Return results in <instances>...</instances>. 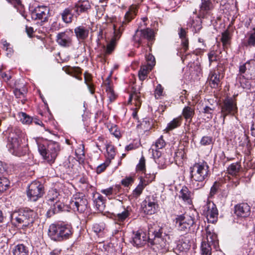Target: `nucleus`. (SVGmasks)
<instances>
[{"label": "nucleus", "mask_w": 255, "mask_h": 255, "mask_svg": "<svg viewBox=\"0 0 255 255\" xmlns=\"http://www.w3.org/2000/svg\"><path fill=\"white\" fill-rule=\"evenodd\" d=\"M164 228L159 226L157 224H150L148 226V240L144 233L137 232L133 234L131 243L137 247L143 246L148 243L151 246H153V250L156 251L165 250L168 248V243L163 238Z\"/></svg>", "instance_id": "obj_1"}, {"label": "nucleus", "mask_w": 255, "mask_h": 255, "mask_svg": "<svg viewBox=\"0 0 255 255\" xmlns=\"http://www.w3.org/2000/svg\"><path fill=\"white\" fill-rule=\"evenodd\" d=\"M209 167L206 162L195 163L190 168L191 184L195 189L204 186L210 174Z\"/></svg>", "instance_id": "obj_2"}, {"label": "nucleus", "mask_w": 255, "mask_h": 255, "mask_svg": "<svg viewBox=\"0 0 255 255\" xmlns=\"http://www.w3.org/2000/svg\"><path fill=\"white\" fill-rule=\"evenodd\" d=\"M23 133L18 128H11L8 136L7 147L9 151L17 156L24 155L27 151V147L21 145Z\"/></svg>", "instance_id": "obj_3"}, {"label": "nucleus", "mask_w": 255, "mask_h": 255, "mask_svg": "<svg viewBox=\"0 0 255 255\" xmlns=\"http://www.w3.org/2000/svg\"><path fill=\"white\" fill-rule=\"evenodd\" d=\"M11 216L12 222L15 226L24 228L32 225L36 214L30 209H20L13 212Z\"/></svg>", "instance_id": "obj_4"}, {"label": "nucleus", "mask_w": 255, "mask_h": 255, "mask_svg": "<svg viewBox=\"0 0 255 255\" xmlns=\"http://www.w3.org/2000/svg\"><path fill=\"white\" fill-rule=\"evenodd\" d=\"M133 40L137 44V47L146 45L150 47L154 40V32L150 28L137 29L133 36Z\"/></svg>", "instance_id": "obj_5"}, {"label": "nucleus", "mask_w": 255, "mask_h": 255, "mask_svg": "<svg viewBox=\"0 0 255 255\" xmlns=\"http://www.w3.org/2000/svg\"><path fill=\"white\" fill-rule=\"evenodd\" d=\"M38 150L40 154L47 162L52 163L58 155L60 150V146L58 142L50 141L48 142L46 147L43 145H39Z\"/></svg>", "instance_id": "obj_6"}, {"label": "nucleus", "mask_w": 255, "mask_h": 255, "mask_svg": "<svg viewBox=\"0 0 255 255\" xmlns=\"http://www.w3.org/2000/svg\"><path fill=\"white\" fill-rule=\"evenodd\" d=\"M221 117L223 118V123L227 116H235L238 111L236 101L232 98L225 99L221 105Z\"/></svg>", "instance_id": "obj_7"}, {"label": "nucleus", "mask_w": 255, "mask_h": 255, "mask_svg": "<svg viewBox=\"0 0 255 255\" xmlns=\"http://www.w3.org/2000/svg\"><path fill=\"white\" fill-rule=\"evenodd\" d=\"M44 193V187L39 181L32 182L27 187V196L32 201H36L42 197Z\"/></svg>", "instance_id": "obj_8"}, {"label": "nucleus", "mask_w": 255, "mask_h": 255, "mask_svg": "<svg viewBox=\"0 0 255 255\" xmlns=\"http://www.w3.org/2000/svg\"><path fill=\"white\" fill-rule=\"evenodd\" d=\"M175 221L177 230L185 233L189 231L190 228L194 224L193 218L188 215H178Z\"/></svg>", "instance_id": "obj_9"}, {"label": "nucleus", "mask_w": 255, "mask_h": 255, "mask_svg": "<svg viewBox=\"0 0 255 255\" xmlns=\"http://www.w3.org/2000/svg\"><path fill=\"white\" fill-rule=\"evenodd\" d=\"M202 211L209 222L214 223L217 221L218 211L216 205L213 202H207L203 207Z\"/></svg>", "instance_id": "obj_10"}, {"label": "nucleus", "mask_w": 255, "mask_h": 255, "mask_svg": "<svg viewBox=\"0 0 255 255\" xmlns=\"http://www.w3.org/2000/svg\"><path fill=\"white\" fill-rule=\"evenodd\" d=\"M73 32L71 30H66L57 33L56 41L60 46L69 47L72 45Z\"/></svg>", "instance_id": "obj_11"}, {"label": "nucleus", "mask_w": 255, "mask_h": 255, "mask_svg": "<svg viewBox=\"0 0 255 255\" xmlns=\"http://www.w3.org/2000/svg\"><path fill=\"white\" fill-rule=\"evenodd\" d=\"M114 35L112 38L110 42L107 44L105 49V54L107 55L110 54L115 49L117 41L120 38L122 34L124 27L123 25H121L119 27L117 25H114Z\"/></svg>", "instance_id": "obj_12"}, {"label": "nucleus", "mask_w": 255, "mask_h": 255, "mask_svg": "<svg viewBox=\"0 0 255 255\" xmlns=\"http://www.w3.org/2000/svg\"><path fill=\"white\" fill-rule=\"evenodd\" d=\"M142 206L144 212L148 215L155 213L158 206L157 201L153 196L146 197Z\"/></svg>", "instance_id": "obj_13"}, {"label": "nucleus", "mask_w": 255, "mask_h": 255, "mask_svg": "<svg viewBox=\"0 0 255 255\" xmlns=\"http://www.w3.org/2000/svg\"><path fill=\"white\" fill-rule=\"evenodd\" d=\"M49 9L45 6H39L35 7L31 12V18L34 20H40L45 21L47 19Z\"/></svg>", "instance_id": "obj_14"}, {"label": "nucleus", "mask_w": 255, "mask_h": 255, "mask_svg": "<svg viewBox=\"0 0 255 255\" xmlns=\"http://www.w3.org/2000/svg\"><path fill=\"white\" fill-rule=\"evenodd\" d=\"M88 201L85 198L75 197L70 202V207L80 213L84 212L87 208Z\"/></svg>", "instance_id": "obj_15"}, {"label": "nucleus", "mask_w": 255, "mask_h": 255, "mask_svg": "<svg viewBox=\"0 0 255 255\" xmlns=\"http://www.w3.org/2000/svg\"><path fill=\"white\" fill-rule=\"evenodd\" d=\"M214 5L211 0H201L199 5L198 17L204 18L213 9Z\"/></svg>", "instance_id": "obj_16"}, {"label": "nucleus", "mask_w": 255, "mask_h": 255, "mask_svg": "<svg viewBox=\"0 0 255 255\" xmlns=\"http://www.w3.org/2000/svg\"><path fill=\"white\" fill-rule=\"evenodd\" d=\"M48 236L53 240L61 241L65 240L61 235L59 223L51 224L48 230Z\"/></svg>", "instance_id": "obj_17"}, {"label": "nucleus", "mask_w": 255, "mask_h": 255, "mask_svg": "<svg viewBox=\"0 0 255 255\" xmlns=\"http://www.w3.org/2000/svg\"><path fill=\"white\" fill-rule=\"evenodd\" d=\"M235 214L239 217L247 218L251 214V207L247 203H241L235 206Z\"/></svg>", "instance_id": "obj_18"}, {"label": "nucleus", "mask_w": 255, "mask_h": 255, "mask_svg": "<svg viewBox=\"0 0 255 255\" xmlns=\"http://www.w3.org/2000/svg\"><path fill=\"white\" fill-rule=\"evenodd\" d=\"M221 78L220 72L218 69L211 71L208 79L209 85L212 88H217L221 85Z\"/></svg>", "instance_id": "obj_19"}, {"label": "nucleus", "mask_w": 255, "mask_h": 255, "mask_svg": "<svg viewBox=\"0 0 255 255\" xmlns=\"http://www.w3.org/2000/svg\"><path fill=\"white\" fill-rule=\"evenodd\" d=\"M120 207L122 208L123 211L121 212L116 211V212L113 213L114 220L117 223L124 222L130 215V211L128 207L125 208L122 204H120Z\"/></svg>", "instance_id": "obj_20"}, {"label": "nucleus", "mask_w": 255, "mask_h": 255, "mask_svg": "<svg viewBox=\"0 0 255 255\" xmlns=\"http://www.w3.org/2000/svg\"><path fill=\"white\" fill-rule=\"evenodd\" d=\"M74 11L76 13L75 16L77 17L81 13L86 12L89 9L91 8V4L89 1L83 0L79 2L76 4L74 6Z\"/></svg>", "instance_id": "obj_21"}, {"label": "nucleus", "mask_w": 255, "mask_h": 255, "mask_svg": "<svg viewBox=\"0 0 255 255\" xmlns=\"http://www.w3.org/2000/svg\"><path fill=\"white\" fill-rule=\"evenodd\" d=\"M64 207V204L60 202V200L57 202H53V204L51 206L50 209L47 212V216L48 217H50L54 214L62 211Z\"/></svg>", "instance_id": "obj_22"}, {"label": "nucleus", "mask_w": 255, "mask_h": 255, "mask_svg": "<svg viewBox=\"0 0 255 255\" xmlns=\"http://www.w3.org/2000/svg\"><path fill=\"white\" fill-rule=\"evenodd\" d=\"M74 32L78 39L84 40L88 36L89 30L87 27L80 25L74 29Z\"/></svg>", "instance_id": "obj_23"}, {"label": "nucleus", "mask_w": 255, "mask_h": 255, "mask_svg": "<svg viewBox=\"0 0 255 255\" xmlns=\"http://www.w3.org/2000/svg\"><path fill=\"white\" fill-rule=\"evenodd\" d=\"M74 10L73 6H69L65 8L61 13L62 20L67 23H71L72 21L73 17L74 14L72 13V11Z\"/></svg>", "instance_id": "obj_24"}, {"label": "nucleus", "mask_w": 255, "mask_h": 255, "mask_svg": "<svg viewBox=\"0 0 255 255\" xmlns=\"http://www.w3.org/2000/svg\"><path fill=\"white\" fill-rule=\"evenodd\" d=\"M247 39L245 40L243 44L246 47L255 46V28L247 32L246 35Z\"/></svg>", "instance_id": "obj_25"}, {"label": "nucleus", "mask_w": 255, "mask_h": 255, "mask_svg": "<svg viewBox=\"0 0 255 255\" xmlns=\"http://www.w3.org/2000/svg\"><path fill=\"white\" fill-rule=\"evenodd\" d=\"M60 227L61 235H63L65 240L69 238L73 234V229L70 225L60 223Z\"/></svg>", "instance_id": "obj_26"}, {"label": "nucleus", "mask_w": 255, "mask_h": 255, "mask_svg": "<svg viewBox=\"0 0 255 255\" xmlns=\"http://www.w3.org/2000/svg\"><path fill=\"white\" fill-rule=\"evenodd\" d=\"M63 70L68 74L70 75L79 80H81L82 78L78 76L81 73V69L78 67L66 66L63 67Z\"/></svg>", "instance_id": "obj_27"}, {"label": "nucleus", "mask_w": 255, "mask_h": 255, "mask_svg": "<svg viewBox=\"0 0 255 255\" xmlns=\"http://www.w3.org/2000/svg\"><path fill=\"white\" fill-rule=\"evenodd\" d=\"M153 63L149 64L148 65H143L138 71V77L140 80L143 81L147 76L148 73L151 70Z\"/></svg>", "instance_id": "obj_28"}, {"label": "nucleus", "mask_w": 255, "mask_h": 255, "mask_svg": "<svg viewBox=\"0 0 255 255\" xmlns=\"http://www.w3.org/2000/svg\"><path fill=\"white\" fill-rule=\"evenodd\" d=\"M195 115L194 109L189 106L185 107L182 112V115L186 121H189L190 123L192 119Z\"/></svg>", "instance_id": "obj_29"}, {"label": "nucleus", "mask_w": 255, "mask_h": 255, "mask_svg": "<svg viewBox=\"0 0 255 255\" xmlns=\"http://www.w3.org/2000/svg\"><path fill=\"white\" fill-rule=\"evenodd\" d=\"M137 7L135 5H131L129 8L128 10L126 12L125 16V21L123 22L124 24H127L131 21V19H133L134 16L136 15L137 13Z\"/></svg>", "instance_id": "obj_30"}, {"label": "nucleus", "mask_w": 255, "mask_h": 255, "mask_svg": "<svg viewBox=\"0 0 255 255\" xmlns=\"http://www.w3.org/2000/svg\"><path fill=\"white\" fill-rule=\"evenodd\" d=\"M178 34L181 39L182 50L185 52L188 49V40L186 37V32L183 28H180Z\"/></svg>", "instance_id": "obj_31"}, {"label": "nucleus", "mask_w": 255, "mask_h": 255, "mask_svg": "<svg viewBox=\"0 0 255 255\" xmlns=\"http://www.w3.org/2000/svg\"><path fill=\"white\" fill-rule=\"evenodd\" d=\"M59 196V194L55 189H52L49 191L46 196L48 204L52 206L53 204V202H57L60 200Z\"/></svg>", "instance_id": "obj_32"}, {"label": "nucleus", "mask_w": 255, "mask_h": 255, "mask_svg": "<svg viewBox=\"0 0 255 255\" xmlns=\"http://www.w3.org/2000/svg\"><path fill=\"white\" fill-rule=\"evenodd\" d=\"M206 239L207 240V243L213 244L215 246L218 244V239L217 235L212 232L211 230H210L209 226L207 227L206 228Z\"/></svg>", "instance_id": "obj_33"}, {"label": "nucleus", "mask_w": 255, "mask_h": 255, "mask_svg": "<svg viewBox=\"0 0 255 255\" xmlns=\"http://www.w3.org/2000/svg\"><path fill=\"white\" fill-rule=\"evenodd\" d=\"M13 255H28V248L23 244L14 246L12 251Z\"/></svg>", "instance_id": "obj_34"}, {"label": "nucleus", "mask_w": 255, "mask_h": 255, "mask_svg": "<svg viewBox=\"0 0 255 255\" xmlns=\"http://www.w3.org/2000/svg\"><path fill=\"white\" fill-rule=\"evenodd\" d=\"M182 121V117L181 116L174 119L167 125L165 130L166 132H168L170 130H172L173 129L179 127L181 125Z\"/></svg>", "instance_id": "obj_35"}, {"label": "nucleus", "mask_w": 255, "mask_h": 255, "mask_svg": "<svg viewBox=\"0 0 255 255\" xmlns=\"http://www.w3.org/2000/svg\"><path fill=\"white\" fill-rule=\"evenodd\" d=\"M179 198H182L184 201L189 203L191 201V192L186 186L182 187L179 192Z\"/></svg>", "instance_id": "obj_36"}, {"label": "nucleus", "mask_w": 255, "mask_h": 255, "mask_svg": "<svg viewBox=\"0 0 255 255\" xmlns=\"http://www.w3.org/2000/svg\"><path fill=\"white\" fill-rule=\"evenodd\" d=\"M92 77L90 74L88 72L84 73V82L86 84L89 91L92 94L95 93L94 85L91 83Z\"/></svg>", "instance_id": "obj_37"}, {"label": "nucleus", "mask_w": 255, "mask_h": 255, "mask_svg": "<svg viewBox=\"0 0 255 255\" xmlns=\"http://www.w3.org/2000/svg\"><path fill=\"white\" fill-rule=\"evenodd\" d=\"M143 173L144 174V176H140L139 179L141 181H143V184L146 186L153 181L155 178V174L153 173H147L145 171Z\"/></svg>", "instance_id": "obj_38"}, {"label": "nucleus", "mask_w": 255, "mask_h": 255, "mask_svg": "<svg viewBox=\"0 0 255 255\" xmlns=\"http://www.w3.org/2000/svg\"><path fill=\"white\" fill-rule=\"evenodd\" d=\"M200 250L201 255H211L212 254L211 245L205 241L202 242Z\"/></svg>", "instance_id": "obj_39"}, {"label": "nucleus", "mask_w": 255, "mask_h": 255, "mask_svg": "<svg viewBox=\"0 0 255 255\" xmlns=\"http://www.w3.org/2000/svg\"><path fill=\"white\" fill-rule=\"evenodd\" d=\"M215 109V106L213 105L205 106L203 109L202 113H203L205 116H206L208 119H211L213 118V114Z\"/></svg>", "instance_id": "obj_40"}, {"label": "nucleus", "mask_w": 255, "mask_h": 255, "mask_svg": "<svg viewBox=\"0 0 255 255\" xmlns=\"http://www.w3.org/2000/svg\"><path fill=\"white\" fill-rule=\"evenodd\" d=\"M146 186V185L143 184V181H141L140 180L138 185L132 192V195L133 197L135 198H137L138 197H139L142 193L143 190Z\"/></svg>", "instance_id": "obj_41"}, {"label": "nucleus", "mask_w": 255, "mask_h": 255, "mask_svg": "<svg viewBox=\"0 0 255 255\" xmlns=\"http://www.w3.org/2000/svg\"><path fill=\"white\" fill-rule=\"evenodd\" d=\"M132 100L135 101V104L136 107H139L141 104L140 100V93L136 91H133L130 95L129 98V102H131Z\"/></svg>", "instance_id": "obj_42"}, {"label": "nucleus", "mask_w": 255, "mask_h": 255, "mask_svg": "<svg viewBox=\"0 0 255 255\" xmlns=\"http://www.w3.org/2000/svg\"><path fill=\"white\" fill-rule=\"evenodd\" d=\"M240 168V165L238 163H234L231 164L228 168L229 174L235 175L239 172Z\"/></svg>", "instance_id": "obj_43"}, {"label": "nucleus", "mask_w": 255, "mask_h": 255, "mask_svg": "<svg viewBox=\"0 0 255 255\" xmlns=\"http://www.w3.org/2000/svg\"><path fill=\"white\" fill-rule=\"evenodd\" d=\"M136 171L143 173L146 171L145 169V159L143 156H142L139 159L138 163L136 166Z\"/></svg>", "instance_id": "obj_44"}, {"label": "nucleus", "mask_w": 255, "mask_h": 255, "mask_svg": "<svg viewBox=\"0 0 255 255\" xmlns=\"http://www.w3.org/2000/svg\"><path fill=\"white\" fill-rule=\"evenodd\" d=\"M9 181L5 177H0V192L5 191L9 186Z\"/></svg>", "instance_id": "obj_45"}, {"label": "nucleus", "mask_w": 255, "mask_h": 255, "mask_svg": "<svg viewBox=\"0 0 255 255\" xmlns=\"http://www.w3.org/2000/svg\"><path fill=\"white\" fill-rule=\"evenodd\" d=\"M231 36L230 35L229 31L227 29L224 32L222 33L221 41L223 43L224 46L228 45L230 43Z\"/></svg>", "instance_id": "obj_46"}, {"label": "nucleus", "mask_w": 255, "mask_h": 255, "mask_svg": "<svg viewBox=\"0 0 255 255\" xmlns=\"http://www.w3.org/2000/svg\"><path fill=\"white\" fill-rule=\"evenodd\" d=\"M101 192L108 197L109 199L112 198L116 194V190L113 187L102 189Z\"/></svg>", "instance_id": "obj_47"}, {"label": "nucleus", "mask_w": 255, "mask_h": 255, "mask_svg": "<svg viewBox=\"0 0 255 255\" xmlns=\"http://www.w3.org/2000/svg\"><path fill=\"white\" fill-rule=\"evenodd\" d=\"M166 143L164 140L163 138V136H161L155 142L154 144H153L151 146L152 148L155 149H160L163 148Z\"/></svg>", "instance_id": "obj_48"}, {"label": "nucleus", "mask_w": 255, "mask_h": 255, "mask_svg": "<svg viewBox=\"0 0 255 255\" xmlns=\"http://www.w3.org/2000/svg\"><path fill=\"white\" fill-rule=\"evenodd\" d=\"M20 121L24 124H29L32 122V119L25 113H21L19 115Z\"/></svg>", "instance_id": "obj_49"}, {"label": "nucleus", "mask_w": 255, "mask_h": 255, "mask_svg": "<svg viewBox=\"0 0 255 255\" xmlns=\"http://www.w3.org/2000/svg\"><path fill=\"white\" fill-rule=\"evenodd\" d=\"M210 65L213 62L217 61L219 59V55L217 51H211L208 54Z\"/></svg>", "instance_id": "obj_50"}, {"label": "nucleus", "mask_w": 255, "mask_h": 255, "mask_svg": "<svg viewBox=\"0 0 255 255\" xmlns=\"http://www.w3.org/2000/svg\"><path fill=\"white\" fill-rule=\"evenodd\" d=\"M106 150L108 158L110 159H113L115 156L114 146L112 144H107L106 145Z\"/></svg>", "instance_id": "obj_51"}, {"label": "nucleus", "mask_w": 255, "mask_h": 255, "mask_svg": "<svg viewBox=\"0 0 255 255\" xmlns=\"http://www.w3.org/2000/svg\"><path fill=\"white\" fill-rule=\"evenodd\" d=\"M106 91L111 102L114 101L116 99V96L113 89L112 88L109 83H108L106 85Z\"/></svg>", "instance_id": "obj_52"}, {"label": "nucleus", "mask_w": 255, "mask_h": 255, "mask_svg": "<svg viewBox=\"0 0 255 255\" xmlns=\"http://www.w3.org/2000/svg\"><path fill=\"white\" fill-rule=\"evenodd\" d=\"M110 133L114 135L116 137L119 138L121 136V132L117 125H112L109 128Z\"/></svg>", "instance_id": "obj_53"}, {"label": "nucleus", "mask_w": 255, "mask_h": 255, "mask_svg": "<svg viewBox=\"0 0 255 255\" xmlns=\"http://www.w3.org/2000/svg\"><path fill=\"white\" fill-rule=\"evenodd\" d=\"M105 228V225L103 223H95L93 225L92 229L93 231L98 234L102 232Z\"/></svg>", "instance_id": "obj_54"}, {"label": "nucleus", "mask_w": 255, "mask_h": 255, "mask_svg": "<svg viewBox=\"0 0 255 255\" xmlns=\"http://www.w3.org/2000/svg\"><path fill=\"white\" fill-rule=\"evenodd\" d=\"M213 139L212 137L209 136H203L201 141L200 143L202 145H210L212 143Z\"/></svg>", "instance_id": "obj_55"}, {"label": "nucleus", "mask_w": 255, "mask_h": 255, "mask_svg": "<svg viewBox=\"0 0 255 255\" xmlns=\"http://www.w3.org/2000/svg\"><path fill=\"white\" fill-rule=\"evenodd\" d=\"M133 182V179L131 177H128L122 180V184L125 187H128Z\"/></svg>", "instance_id": "obj_56"}, {"label": "nucleus", "mask_w": 255, "mask_h": 255, "mask_svg": "<svg viewBox=\"0 0 255 255\" xmlns=\"http://www.w3.org/2000/svg\"><path fill=\"white\" fill-rule=\"evenodd\" d=\"M163 91V88H162L161 85L160 84H158L156 87V89L155 90V93H154L155 96L156 98H157V99L158 98V97H157V98L156 97L157 96L158 97L161 96L162 95Z\"/></svg>", "instance_id": "obj_57"}, {"label": "nucleus", "mask_w": 255, "mask_h": 255, "mask_svg": "<svg viewBox=\"0 0 255 255\" xmlns=\"http://www.w3.org/2000/svg\"><path fill=\"white\" fill-rule=\"evenodd\" d=\"M201 23L202 21L201 20L198 21L196 23H195V22H194L193 24V27L195 33L199 32L200 30L202 29V26Z\"/></svg>", "instance_id": "obj_58"}, {"label": "nucleus", "mask_w": 255, "mask_h": 255, "mask_svg": "<svg viewBox=\"0 0 255 255\" xmlns=\"http://www.w3.org/2000/svg\"><path fill=\"white\" fill-rule=\"evenodd\" d=\"M95 206L97 209L100 211H102L104 210L105 205L104 201H95Z\"/></svg>", "instance_id": "obj_59"}, {"label": "nucleus", "mask_w": 255, "mask_h": 255, "mask_svg": "<svg viewBox=\"0 0 255 255\" xmlns=\"http://www.w3.org/2000/svg\"><path fill=\"white\" fill-rule=\"evenodd\" d=\"M108 166V164L106 163H104L103 164H100L97 167V169H96L97 173L98 174H100V173H102L106 169V168H107V167Z\"/></svg>", "instance_id": "obj_60"}, {"label": "nucleus", "mask_w": 255, "mask_h": 255, "mask_svg": "<svg viewBox=\"0 0 255 255\" xmlns=\"http://www.w3.org/2000/svg\"><path fill=\"white\" fill-rule=\"evenodd\" d=\"M219 187V184L215 182L213 186L211 188L210 194L211 196H213L217 192L218 189Z\"/></svg>", "instance_id": "obj_61"}, {"label": "nucleus", "mask_w": 255, "mask_h": 255, "mask_svg": "<svg viewBox=\"0 0 255 255\" xmlns=\"http://www.w3.org/2000/svg\"><path fill=\"white\" fill-rule=\"evenodd\" d=\"M157 149H155L154 148H152L149 149V151H151V152L152 153V156L154 157V158H159L160 157L161 153L160 151L158 150Z\"/></svg>", "instance_id": "obj_62"}, {"label": "nucleus", "mask_w": 255, "mask_h": 255, "mask_svg": "<svg viewBox=\"0 0 255 255\" xmlns=\"http://www.w3.org/2000/svg\"><path fill=\"white\" fill-rule=\"evenodd\" d=\"M0 76L4 81H7L11 78V76L10 75V74L9 73L7 74L5 72H1L0 73Z\"/></svg>", "instance_id": "obj_63"}, {"label": "nucleus", "mask_w": 255, "mask_h": 255, "mask_svg": "<svg viewBox=\"0 0 255 255\" xmlns=\"http://www.w3.org/2000/svg\"><path fill=\"white\" fill-rule=\"evenodd\" d=\"M24 92V90H22V91L20 89H16L14 90V95L17 98H20L21 96H23Z\"/></svg>", "instance_id": "obj_64"}]
</instances>
